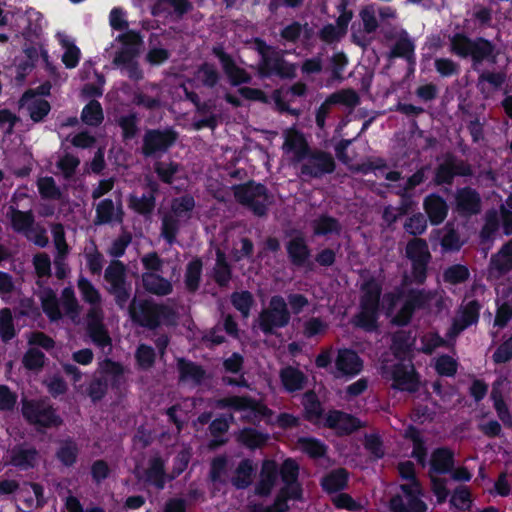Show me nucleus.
<instances>
[{
    "instance_id": "obj_1",
    "label": "nucleus",
    "mask_w": 512,
    "mask_h": 512,
    "mask_svg": "<svg viewBox=\"0 0 512 512\" xmlns=\"http://www.w3.org/2000/svg\"><path fill=\"white\" fill-rule=\"evenodd\" d=\"M450 51L462 59H470L472 69L478 71L483 63L496 64V44L482 36L471 38L464 32H456L450 38Z\"/></svg>"
},
{
    "instance_id": "obj_2",
    "label": "nucleus",
    "mask_w": 512,
    "mask_h": 512,
    "mask_svg": "<svg viewBox=\"0 0 512 512\" xmlns=\"http://www.w3.org/2000/svg\"><path fill=\"white\" fill-rule=\"evenodd\" d=\"M128 314L135 325L151 331L175 322L173 309L152 299L133 298L128 306Z\"/></svg>"
},
{
    "instance_id": "obj_3",
    "label": "nucleus",
    "mask_w": 512,
    "mask_h": 512,
    "mask_svg": "<svg viewBox=\"0 0 512 512\" xmlns=\"http://www.w3.org/2000/svg\"><path fill=\"white\" fill-rule=\"evenodd\" d=\"M252 43L254 44V50L260 57L258 74L261 78L276 76L280 79H294L296 77V65L284 58L283 51L267 44L260 37H254Z\"/></svg>"
},
{
    "instance_id": "obj_4",
    "label": "nucleus",
    "mask_w": 512,
    "mask_h": 512,
    "mask_svg": "<svg viewBox=\"0 0 512 512\" xmlns=\"http://www.w3.org/2000/svg\"><path fill=\"white\" fill-rule=\"evenodd\" d=\"M233 196L238 204L248 209L254 216L263 218L268 215L269 207L274 203V196L266 185L248 180L234 184Z\"/></svg>"
},
{
    "instance_id": "obj_5",
    "label": "nucleus",
    "mask_w": 512,
    "mask_h": 512,
    "mask_svg": "<svg viewBox=\"0 0 512 512\" xmlns=\"http://www.w3.org/2000/svg\"><path fill=\"white\" fill-rule=\"evenodd\" d=\"M360 311L354 316V323L367 331L377 327L381 287L371 279L361 287Z\"/></svg>"
},
{
    "instance_id": "obj_6",
    "label": "nucleus",
    "mask_w": 512,
    "mask_h": 512,
    "mask_svg": "<svg viewBox=\"0 0 512 512\" xmlns=\"http://www.w3.org/2000/svg\"><path fill=\"white\" fill-rule=\"evenodd\" d=\"M172 127L147 129L143 135L141 153L144 157H158L166 153L178 139Z\"/></svg>"
},
{
    "instance_id": "obj_7",
    "label": "nucleus",
    "mask_w": 512,
    "mask_h": 512,
    "mask_svg": "<svg viewBox=\"0 0 512 512\" xmlns=\"http://www.w3.org/2000/svg\"><path fill=\"white\" fill-rule=\"evenodd\" d=\"M290 312L285 299L281 296H273L269 305L259 315V328L265 334H273L276 329L288 325Z\"/></svg>"
},
{
    "instance_id": "obj_8",
    "label": "nucleus",
    "mask_w": 512,
    "mask_h": 512,
    "mask_svg": "<svg viewBox=\"0 0 512 512\" xmlns=\"http://www.w3.org/2000/svg\"><path fill=\"white\" fill-rule=\"evenodd\" d=\"M307 151V157L300 166L302 178L321 179L335 171L336 162L331 153L320 149H307Z\"/></svg>"
},
{
    "instance_id": "obj_9",
    "label": "nucleus",
    "mask_w": 512,
    "mask_h": 512,
    "mask_svg": "<svg viewBox=\"0 0 512 512\" xmlns=\"http://www.w3.org/2000/svg\"><path fill=\"white\" fill-rule=\"evenodd\" d=\"M401 492L390 499L392 512H426L427 505L421 499L422 490L419 482L400 485Z\"/></svg>"
},
{
    "instance_id": "obj_10",
    "label": "nucleus",
    "mask_w": 512,
    "mask_h": 512,
    "mask_svg": "<svg viewBox=\"0 0 512 512\" xmlns=\"http://www.w3.org/2000/svg\"><path fill=\"white\" fill-rule=\"evenodd\" d=\"M435 300L437 304L441 301V295L437 291L412 290L408 293L406 300L400 311L393 318V323L397 325H406L416 309L428 307L431 301Z\"/></svg>"
},
{
    "instance_id": "obj_11",
    "label": "nucleus",
    "mask_w": 512,
    "mask_h": 512,
    "mask_svg": "<svg viewBox=\"0 0 512 512\" xmlns=\"http://www.w3.org/2000/svg\"><path fill=\"white\" fill-rule=\"evenodd\" d=\"M24 418L39 427L57 426L61 423L52 406L43 400H25L22 404Z\"/></svg>"
},
{
    "instance_id": "obj_12",
    "label": "nucleus",
    "mask_w": 512,
    "mask_h": 512,
    "mask_svg": "<svg viewBox=\"0 0 512 512\" xmlns=\"http://www.w3.org/2000/svg\"><path fill=\"white\" fill-rule=\"evenodd\" d=\"M383 374L393 380L394 388L409 392L418 389L419 381L410 360H404L392 366H384Z\"/></svg>"
},
{
    "instance_id": "obj_13",
    "label": "nucleus",
    "mask_w": 512,
    "mask_h": 512,
    "mask_svg": "<svg viewBox=\"0 0 512 512\" xmlns=\"http://www.w3.org/2000/svg\"><path fill=\"white\" fill-rule=\"evenodd\" d=\"M212 53L219 60L222 70L232 86L236 87L251 82V75L244 68L239 67L222 46H214Z\"/></svg>"
},
{
    "instance_id": "obj_14",
    "label": "nucleus",
    "mask_w": 512,
    "mask_h": 512,
    "mask_svg": "<svg viewBox=\"0 0 512 512\" xmlns=\"http://www.w3.org/2000/svg\"><path fill=\"white\" fill-rule=\"evenodd\" d=\"M223 402L225 406L246 412L244 417L253 422L269 419L273 414L267 406L249 397L233 396L224 399Z\"/></svg>"
},
{
    "instance_id": "obj_15",
    "label": "nucleus",
    "mask_w": 512,
    "mask_h": 512,
    "mask_svg": "<svg viewBox=\"0 0 512 512\" xmlns=\"http://www.w3.org/2000/svg\"><path fill=\"white\" fill-rule=\"evenodd\" d=\"M482 200L479 192L469 186L458 188L455 193V211L459 216L470 218L481 212Z\"/></svg>"
},
{
    "instance_id": "obj_16",
    "label": "nucleus",
    "mask_w": 512,
    "mask_h": 512,
    "mask_svg": "<svg viewBox=\"0 0 512 512\" xmlns=\"http://www.w3.org/2000/svg\"><path fill=\"white\" fill-rule=\"evenodd\" d=\"M105 313L86 315L87 331L95 345L102 348H108L111 350L112 340L108 334L107 328L105 327L104 321Z\"/></svg>"
},
{
    "instance_id": "obj_17",
    "label": "nucleus",
    "mask_w": 512,
    "mask_h": 512,
    "mask_svg": "<svg viewBox=\"0 0 512 512\" xmlns=\"http://www.w3.org/2000/svg\"><path fill=\"white\" fill-rule=\"evenodd\" d=\"M423 209L431 225H439L448 215L447 201L437 193L427 195L423 200Z\"/></svg>"
},
{
    "instance_id": "obj_18",
    "label": "nucleus",
    "mask_w": 512,
    "mask_h": 512,
    "mask_svg": "<svg viewBox=\"0 0 512 512\" xmlns=\"http://www.w3.org/2000/svg\"><path fill=\"white\" fill-rule=\"evenodd\" d=\"M279 476V467L274 460H264L255 485V494L259 496L270 495Z\"/></svg>"
},
{
    "instance_id": "obj_19",
    "label": "nucleus",
    "mask_w": 512,
    "mask_h": 512,
    "mask_svg": "<svg viewBox=\"0 0 512 512\" xmlns=\"http://www.w3.org/2000/svg\"><path fill=\"white\" fill-rule=\"evenodd\" d=\"M325 426L336 431L338 435H346L361 427L360 421L342 411H330L325 417Z\"/></svg>"
},
{
    "instance_id": "obj_20",
    "label": "nucleus",
    "mask_w": 512,
    "mask_h": 512,
    "mask_svg": "<svg viewBox=\"0 0 512 512\" xmlns=\"http://www.w3.org/2000/svg\"><path fill=\"white\" fill-rule=\"evenodd\" d=\"M335 366L337 376H354L361 372L363 363L353 350L340 349L335 359Z\"/></svg>"
},
{
    "instance_id": "obj_21",
    "label": "nucleus",
    "mask_w": 512,
    "mask_h": 512,
    "mask_svg": "<svg viewBox=\"0 0 512 512\" xmlns=\"http://www.w3.org/2000/svg\"><path fill=\"white\" fill-rule=\"evenodd\" d=\"M78 289L82 300L89 305L87 315H93V313L101 314L103 310V299L98 289L86 278H79Z\"/></svg>"
},
{
    "instance_id": "obj_22",
    "label": "nucleus",
    "mask_w": 512,
    "mask_h": 512,
    "mask_svg": "<svg viewBox=\"0 0 512 512\" xmlns=\"http://www.w3.org/2000/svg\"><path fill=\"white\" fill-rule=\"evenodd\" d=\"M279 475L284 484L282 489L290 490L293 497H301V486L298 482L299 466L293 459H286L279 468Z\"/></svg>"
},
{
    "instance_id": "obj_23",
    "label": "nucleus",
    "mask_w": 512,
    "mask_h": 512,
    "mask_svg": "<svg viewBox=\"0 0 512 512\" xmlns=\"http://www.w3.org/2000/svg\"><path fill=\"white\" fill-rule=\"evenodd\" d=\"M506 382V378H499L493 383L491 398L493 400V406L496 410L498 418L503 422L505 426L512 428V414L510 413L509 408L504 401L502 390Z\"/></svg>"
},
{
    "instance_id": "obj_24",
    "label": "nucleus",
    "mask_w": 512,
    "mask_h": 512,
    "mask_svg": "<svg viewBox=\"0 0 512 512\" xmlns=\"http://www.w3.org/2000/svg\"><path fill=\"white\" fill-rule=\"evenodd\" d=\"M439 234H442L440 238V245L442 251L445 253H455L465 244L460 236V233L453 221H448L441 230H437Z\"/></svg>"
},
{
    "instance_id": "obj_25",
    "label": "nucleus",
    "mask_w": 512,
    "mask_h": 512,
    "mask_svg": "<svg viewBox=\"0 0 512 512\" xmlns=\"http://www.w3.org/2000/svg\"><path fill=\"white\" fill-rule=\"evenodd\" d=\"M123 218V210L122 206L119 205L117 208V213L115 209L114 202L110 198H105L101 200L95 209V225H106L110 224L114 220L121 222Z\"/></svg>"
},
{
    "instance_id": "obj_26",
    "label": "nucleus",
    "mask_w": 512,
    "mask_h": 512,
    "mask_svg": "<svg viewBox=\"0 0 512 512\" xmlns=\"http://www.w3.org/2000/svg\"><path fill=\"white\" fill-rule=\"evenodd\" d=\"M389 59L402 58L407 61L410 65H415V44L413 40L408 36L407 32L400 35L392 46L389 54Z\"/></svg>"
},
{
    "instance_id": "obj_27",
    "label": "nucleus",
    "mask_w": 512,
    "mask_h": 512,
    "mask_svg": "<svg viewBox=\"0 0 512 512\" xmlns=\"http://www.w3.org/2000/svg\"><path fill=\"white\" fill-rule=\"evenodd\" d=\"M27 25L22 31L25 42L36 44L42 36V19L43 15L34 8L26 10Z\"/></svg>"
},
{
    "instance_id": "obj_28",
    "label": "nucleus",
    "mask_w": 512,
    "mask_h": 512,
    "mask_svg": "<svg viewBox=\"0 0 512 512\" xmlns=\"http://www.w3.org/2000/svg\"><path fill=\"white\" fill-rule=\"evenodd\" d=\"M279 376L283 387L290 393L303 390L308 381L302 371L292 366L281 369Z\"/></svg>"
},
{
    "instance_id": "obj_29",
    "label": "nucleus",
    "mask_w": 512,
    "mask_h": 512,
    "mask_svg": "<svg viewBox=\"0 0 512 512\" xmlns=\"http://www.w3.org/2000/svg\"><path fill=\"white\" fill-rule=\"evenodd\" d=\"M156 198L147 193L141 196L130 194L127 199L128 208L144 218H150L156 208Z\"/></svg>"
},
{
    "instance_id": "obj_30",
    "label": "nucleus",
    "mask_w": 512,
    "mask_h": 512,
    "mask_svg": "<svg viewBox=\"0 0 512 512\" xmlns=\"http://www.w3.org/2000/svg\"><path fill=\"white\" fill-rule=\"evenodd\" d=\"M7 216L15 232L26 235L34 226L35 218L31 210L21 211L14 206L9 207Z\"/></svg>"
},
{
    "instance_id": "obj_31",
    "label": "nucleus",
    "mask_w": 512,
    "mask_h": 512,
    "mask_svg": "<svg viewBox=\"0 0 512 512\" xmlns=\"http://www.w3.org/2000/svg\"><path fill=\"white\" fill-rule=\"evenodd\" d=\"M429 473L444 474L452 471L454 466V454L447 448H438L433 451L430 459Z\"/></svg>"
},
{
    "instance_id": "obj_32",
    "label": "nucleus",
    "mask_w": 512,
    "mask_h": 512,
    "mask_svg": "<svg viewBox=\"0 0 512 512\" xmlns=\"http://www.w3.org/2000/svg\"><path fill=\"white\" fill-rule=\"evenodd\" d=\"M500 229V219L496 210H488L484 217V224L479 232L482 245L492 244Z\"/></svg>"
},
{
    "instance_id": "obj_33",
    "label": "nucleus",
    "mask_w": 512,
    "mask_h": 512,
    "mask_svg": "<svg viewBox=\"0 0 512 512\" xmlns=\"http://www.w3.org/2000/svg\"><path fill=\"white\" fill-rule=\"evenodd\" d=\"M144 288L155 295L165 296L171 293V283L155 272H147L142 276Z\"/></svg>"
},
{
    "instance_id": "obj_34",
    "label": "nucleus",
    "mask_w": 512,
    "mask_h": 512,
    "mask_svg": "<svg viewBox=\"0 0 512 512\" xmlns=\"http://www.w3.org/2000/svg\"><path fill=\"white\" fill-rule=\"evenodd\" d=\"M177 368L180 374L179 379L181 381L199 384L205 376V371L200 365L187 361L184 358H179L177 360Z\"/></svg>"
},
{
    "instance_id": "obj_35",
    "label": "nucleus",
    "mask_w": 512,
    "mask_h": 512,
    "mask_svg": "<svg viewBox=\"0 0 512 512\" xmlns=\"http://www.w3.org/2000/svg\"><path fill=\"white\" fill-rule=\"evenodd\" d=\"M37 451L32 447L16 446L11 451V464L20 469H28L37 461Z\"/></svg>"
},
{
    "instance_id": "obj_36",
    "label": "nucleus",
    "mask_w": 512,
    "mask_h": 512,
    "mask_svg": "<svg viewBox=\"0 0 512 512\" xmlns=\"http://www.w3.org/2000/svg\"><path fill=\"white\" fill-rule=\"evenodd\" d=\"M117 125L121 129V137L123 142L133 140L139 133V117L136 112H130L121 115L116 120Z\"/></svg>"
},
{
    "instance_id": "obj_37",
    "label": "nucleus",
    "mask_w": 512,
    "mask_h": 512,
    "mask_svg": "<svg viewBox=\"0 0 512 512\" xmlns=\"http://www.w3.org/2000/svg\"><path fill=\"white\" fill-rule=\"evenodd\" d=\"M97 373L108 378V383L112 386H120L123 382L124 368L121 364L110 359H105L100 363Z\"/></svg>"
},
{
    "instance_id": "obj_38",
    "label": "nucleus",
    "mask_w": 512,
    "mask_h": 512,
    "mask_svg": "<svg viewBox=\"0 0 512 512\" xmlns=\"http://www.w3.org/2000/svg\"><path fill=\"white\" fill-rule=\"evenodd\" d=\"M81 120L88 126L98 127L104 120L101 103L96 99L90 100L82 109Z\"/></svg>"
},
{
    "instance_id": "obj_39",
    "label": "nucleus",
    "mask_w": 512,
    "mask_h": 512,
    "mask_svg": "<svg viewBox=\"0 0 512 512\" xmlns=\"http://www.w3.org/2000/svg\"><path fill=\"white\" fill-rule=\"evenodd\" d=\"M195 208V199L190 194H184L180 197L173 198L171 201V213L178 219H189Z\"/></svg>"
},
{
    "instance_id": "obj_40",
    "label": "nucleus",
    "mask_w": 512,
    "mask_h": 512,
    "mask_svg": "<svg viewBox=\"0 0 512 512\" xmlns=\"http://www.w3.org/2000/svg\"><path fill=\"white\" fill-rule=\"evenodd\" d=\"M313 230L317 236L338 235L341 232V225L335 217L322 214L314 220Z\"/></svg>"
},
{
    "instance_id": "obj_41",
    "label": "nucleus",
    "mask_w": 512,
    "mask_h": 512,
    "mask_svg": "<svg viewBox=\"0 0 512 512\" xmlns=\"http://www.w3.org/2000/svg\"><path fill=\"white\" fill-rule=\"evenodd\" d=\"M255 473L253 463L249 459L242 460L236 468L235 475L232 478L233 485L238 489H244L252 483Z\"/></svg>"
},
{
    "instance_id": "obj_42",
    "label": "nucleus",
    "mask_w": 512,
    "mask_h": 512,
    "mask_svg": "<svg viewBox=\"0 0 512 512\" xmlns=\"http://www.w3.org/2000/svg\"><path fill=\"white\" fill-rule=\"evenodd\" d=\"M23 108L27 110L30 119L34 123L43 122L51 111L50 103L41 98L27 101Z\"/></svg>"
},
{
    "instance_id": "obj_43",
    "label": "nucleus",
    "mask_w": 512,
    "mask_h": 512,
    "mask_svg": "<svg viewBox=\"0 0 512 512\" xmlns=\"http://www.w3.org/2000/svg\"><path fill=\"white\" fill-rule=\"evenodd\" d=\"M38 192L44 200L59 201L63 197L60 187L57 186L55 180L51 176L41 177L37 180Z\"/></svg>"
},
{
    "instance_id": "obj_44",
    "label": "nucleus",
    "mask_w": 512,
    "mask_h": 512,
    "mask_svg": "<svg viewBox=\"0 0 512 512\" xmlns=\"http://www.w3.org/2000/svg\"><path fill=\"white\" fill-rule=\"evenodd\" d=\"M505 81L506 74L504 72L485 70L478 76L477 88L482 94H484L486 92V83H488L494 90H499L502 88Z\"/></svg>"
},
{
    "instance_id": "obj_45",
    "label": "nucleus",
    "mask_w": 512,
    "mask_h": 512,
    "mask_svg": "<svg viewBox=\"0 0 512 512\" xmlns=\"http://www.w3.org/2000/svg\"><path fill=\"white\" fill-rule=\"evenodd\" d=\"M78 453V445L73 440L68 439L59 442L56 456L63 465L69 467L76 463Z\"/></svg>"
},
{
    "instance_id": "obj_46",
    "label": "nucleus",
    "mask_w": 512,
    "mask_h": 512,
    "mask_svg": "<svg viewBox=\"0 0 512 512\" xmlns=\"http://www.w3.org/2000/svg\"><path fill=\"white\" fill-rule=\"evenodd\" d=\"M40 299L43 311L52 321L59 320L62 317L59 301L52 290L48 289L42 291Z\"/></svg>"
},
{
    "instance_id": "obj_47",
    "label": "nucleus",
    "mask_w": 512,
    "mask_h": 512,
    "mask_svg": "<svg viewBox=\"0 0 512 512\" xmlns=\"http://www.w3.org/2000/svg\"><path fill=\"white\" fill-rule=\"evenodd\" d=\"M197 77L206 88H214L221 79L216 66L209 62L202 63L197 69Z\"/></svg>"
},
{
    "instance_id": "obj_48",
    "label": "nucleus",
    "mask_w": 512,
    "mask_h": 512,
    "mask_svg": "<svg viewBox=\"0 0 512 512\" xmlns=\"http://www.w3.org/2000/svg\"><path fill=\"white\" fill-rule=\"evenodd\" d=\"M302 404L304 406L305 417L311 422H318L322 415V406L313 391H308L303 396Z\"/></svg>"
},
{
    "instance_id": "obj_49",
    "label": "nucleus",
    "mask_w": 512,
    "mask_h": 512,
    "mask_svg": "<svg viewBox=\"0 0 512 512\" xmlns=\"http://www.w3.org/2000/svg\"><path fill=\"white\" fill-rule=\"evenodd\" d=\"M453 158L444 155V160L440 163L434 171L433 182L437 186L452 185L455 179V174L451 167V160Z\"/></svg>"
},
{
    "instance_id": "obj_50",
    "label": "nucleus",
    "mask_w": 512,
    "mask_h": 512,
    "mask_svg": "<svg viewBox=\"0 0 512 512\" xmlns=\"http://www.w3.org/2000/svg\"><path fill=\"white\" fill-rule=\"evenodd\" d=\"M348 474L345 469H337L330 472L322 480L323 488L328 492L342 490L347 484Z\"/></svg>"
},
{
    "instance_id": "obj_51",
    "label": "nucleus",
    "mask_w": 512,
    "mask_h": 512,
    "mask_svg": "<svg viewBox=\"0 0 512 512\" xmlns=\"http://www.w3.org/2000/svg\"><path fill=\"white\" fill-rule=\"evenodd\" d=\"M146 476L147 480L153 483L157 488L162 489L164 487V462L160 457H154L149 460Z\"/></svg>"
},
{
    "instance_id": "obj_52",
    "label": "nucleus",
    "mask_w": 512,
    "mask_h": 512,
    "mask_svg": "<svg viewBox=\"0 0 512 512\" xmlns=\"http://www.w3.org/2000/svg\"><path fill=\"white\" fill-rule=\"evenodd\" d=\"M178 171L179 164L177 162L157 161L154 163V172L157 174L159 180L165 184H173L175 180V175L178 173Z\"/></svg>"
},
{
    "instance_id": "obj_53",
    "label": "nucleus",
    "mask_w": 512,
    "mask_h": 512,
    "mask_svg": "<svg viewBox=\"0 0 512 512\" xmlns=\"http://www.w3.org/2000/svg\"><path fill=\"white\" fill-rule=\"evenodd\" d=\"M285 144L289 150L294 152L295 160L298 162L304 161L308 154L307 149H311L303 134L299 132L287 138Z\"/></svg>"
},
{
    "instance_id": "obj_54",
    "label": "nucleus",
    "mask_w": 512,
    "mask_h": 512,
    "mask_svg": "<svg viewBox=\"0 0 512 512\" xmlns=\"http://www.w3.org/2000/svg\"><path fill=\"white\" fill-rule=\"evenodd\" d=\"M180 229V219L170 214H165L161 222V236L164 240L173 244L176 241L177 234Z\"/></svg>"
},
{
    "instance_id": "obj_55",
    "label": "nucleus",
    "mask_w": 512,
    "mask_h": 512,
    "mask_svg": "<svg viewBox=\"0 0 512 512\" xmlns=\"http://www.w3.org/2000/svg\"><path fill=\"white\" fill-rule=\"evenodd\" d=\"M135 359L141 370H149L156 360L155 349L147 344H139L135 351Z\"/></svg>"
},
{
    "instance_id": "obj_56",
    "label": "nucleus",
    "mask_w": 512,
    "mask_h": 512,
    "mask_svg": "<svg viewBox=\"0 0 512 512\" xmlns=\"http://www.w3.org/2000/svg\"><path fill=\"white\" fill-rule=\"evenodd\" d=\"M62 47L65 49L62 55V62L67 69L77 67L81 57L80 49L69 39L63 38L60 41Z\"/></svg>"
},
{
    "instance_id": "obj_57",
    "label": "nucleus",
    "mask_w": 512,
    "mask_h": 512,
    "mask_svg": "<svg viewBox=\"0 0 512 512\" xmlns=\"http://www.w3.org/2000/svg\"><path fill=\"white\" fill-rule=\"evenodd\" d=\"M479 315V304L477 301H470L463 309L461 317L454 325L458 330H463L467 326L475 323Z\"/></svg>"
},
{
    "instance_id": "obj_58",
    "label": "nucleus",
    "mask_w": 512,
    "mask_h": 512,
    "mask_svg": "<svg viewBox=\"0 0 512 512\" xmlns=\"http://www.w3.org/2000/svg\"><path fill=\"white\" fill-rule=\"evenodd\" d=\"M16 335L13 323V317L9 308L0 310V337L4 342H8Z\"/></svg>"
},
{
    "instance_id": "obj_59",
    "label": "nucleus",
    "mask_w": 512,
    "mask_h": 512,
    "mask_svg": "<svg viewBox=\"0 0 512 512\" xmlns=\"http://www.w3.org/2000/svg\"><path fill=\"white\" fill-rule=\"evenodd\" d=\"M108 386V378L96 372L88 386V395L93 401L101 400L107 393Z\"/></svg>"
},
{
    "instance_id": "obj_60",
    "label": "nucleus",
    "mask_w": 512,
    "mask_h": 512,
    "mask_svg": "<svg viewBox=\"0 0 512 512\" xmlns=\"http://www.w3.org/2000/svg\"><path fill=\"white\" fill-rule=\"evenodd\" d=\"M51 234L54 246L57 250L56 256H66L69 246L66 242L65 229L61 223H53L51 225Z\"/></svg>"
},
{
    "instance_id": "obj_61",
    "label": "nucleus",
    "mask_w": 512,
    "mask_h": 512,
    "mask_svg": "<svg viewBox=\"0 0 512 512\" xmlns=\"http://www.w3.org/2000/svg\"><path fill=\"white\" fill-rule=\"evenodd\" d=\"M427 228V218L424 214L418 212L407 218L404 223V229L407 233L418 236L425 232Z\"/></svg>"
},
{
    "instance_id": "obj_62",
    "label": "nucleus",
    "mask_w": 512,
    "mask_h": 512,
    "mask_svg": "<svg viewBox=\"0 0 512 512\" xmlns=\"http://www.w3.org/2000/svg\"><path fill=\"white\" fill-rule=\"evenodd\" d=\"M61 306L64 309L65 313L69 315L72 319L78 317L80 312V307L78 300L76 299L74 292L70 288H65L61 294Z\"/></svg>"
},
{
    "instance_id": "obj_63",
    "label": "nucleus",
    "mask_w": 512,
    "mask_h": 512,
    "mask_svg": "<svg viewBox=\"0 0 512 512\" xmlns=\"http://www.w3.org/2000/svg\"><path fill=\"white\" fill-rule=\"evenodd\" d=\"M335 104H342L347 107H355L360 103V97L354 89H344L330 95Z\"/></svg>"
},
{
    "instance_id": "obj_64",
    "label": "nucleus",
    "mask_w": 512,
    "mask_h": 512,
    "mask_svg": "<svg viewBox=\"0 0 512 512\" xmlns=\"http://www.w3.org/2000/svg\"><path fill=\"white\" fill-rule=\"evenodd\" d=\"M79 164H80V160L78 157H76L72 154L66 153L57 162V167L61 170L64 178L69 180L74 176Z\"/></svg>"
}]
</instances>
